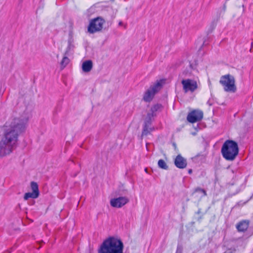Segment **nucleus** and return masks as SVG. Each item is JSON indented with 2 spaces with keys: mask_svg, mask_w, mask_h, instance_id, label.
<instances>
[{
  "mask_svg": "<svg viewBox=\"0 0 253 253\" xmlns=\"http://www.w3.org/2000/svg\"><path fill=\"white\" fill-rule=\"evenodd\" d=\"M25 129L23 122H16L15 120L12 122L10 127L4 132V137L0 141V158L10 154L16 147L19 134Z\"/></svg>",
  "mask_w": 253,
  "mask_h": 253,
  "instance_id": "obj_1",
  "label": "nucleus"
},
{
  "mask_svg": "<svg viewBox=\"0 0 253 253\" xmlns=\"http://www.w3.org/2000/svg\"><path fill=\"white\" fill-rule=\"evenodd\" d=\"M124 244L120 238L109 236L103 240L97 253H124Z\"/></svg>",
  "mask_w": 253,
  "mask_h": 253,
  "instance_id": "obj_2",
  "label": "nucleus"
},
{
  "mask_svg": "<svg viewBox=\"0 0 253 253\" xmlns=\"http://www.w3.org/2000/svg\"><path fill=\"white\" fill-rule=\"evenodd\" d=\"M238 143L231 139L226 140L222 144L221 153L223 158L229 161H234L239 154Z\"/></svg>",
  "mask_w": 253,
  "mask_h": 253,
  "instance_id": "obj_3",
  "label": "nucleus"
},
{
  "mask_svg": "<svg viewBox=\"0 0 253 253\" xmlns=\"http://www.w3.org/2000/svg\"><path fill=\"white\" fill-rule=\"evenodd\" d=\"M165 83V79L157 80L154 84L144 92L143 96V100L145 102H150L154 98L155 95L161 90Z\"/></svg>",
  "mask_w": 253,
  "mask_h": 253,
  "instance_id": "obj_4",
  "label": "nucleus"
},
{
  "mask_svg": "<svg viewBox=\"0 0 253 253\" xmlns=\"http://www.w3.org/2000/svg\"><path fill=\"white\" fill-rule=\"evenodd\" d=\"M219 83L223 86L224 91L226 92L234 93L237 90L235 78L232 75L227 74L222 76Z\"/></svg>",
  "mask_w": 253,
  "mask_h": 253,
  "instance_id": "obj_5",
  "label": "nucleus"
},
{
  "mask_svg": "<svg viewBox=\"0 0 253 253\" xmlns=\"http://www.w3.org/2000/svg\"><path fill=\"white\" fill-rule=\"evenodd\" d=\"M105 23V20L101 16L91 19L87 26V32L89 34H94L101 31Z\"/></svg>",
  "mask_w": 253,
  "mask_h": 253,
  "instance_id": "obj_6",
  "label": "nucleus"
},
{
  "mask_svg": "<svg viewBox=\"0 0 253 253\" xmlns=\"http://www.w3.org/2000/svg\"><path fill=\"white\" fill-rule=\"evenodd\" d=\"M203 112L199 109H195L188 113L187 120L189 123L193 124L201 121L203 118Z\"/></svg>",
  "mask_w": 253,
  "mask_h": 253,
  "instance_id": "obj_7",
  "label": "nucleus"
},
{
  "mask_svg": "<svg viewBox=\"0 0 253 253\" xmlns=\"http://www.w3.org/2000/svg\"><path fill=\"white\" fill-rule=\"evenodd\" d=\"M181 84L185 93L188 91L194 92L198 88L197 82L192 79H183L181 81Z\"/></svg>",
  "mask_w": 253,
  "mask_h": 253,
  "instance_id": "obj_8",
  "label": "nucleus"
},
{
  "mask_svg": "<svg viewBox=\"0 0 253 253\" xmlns=\"http://www.w3.org/2000/svg\"><path fill=\"white\" fill-rule=\"evenodd\" d=\"M129 201V199L125 196H119L110 200V204L112 207L115 208H121Z\"/></svg>",
  "mask_w": 253,
  "mask_h": 253,
  "instance_id": "obj_9",
  "label": "nucleus"
},
{
  "mask_svg": "<svg viewBox=\"0 0 253 253\" xmlns=\"http://www.w3.org/2000/svg\"><path fill=\"white\" fill-rule=\"evenodd\" d=\"M174 164L175 167L180 169H183L187 166L186 159L183 158L180 154H178L174 160Z\"/></svg>",
  "mask_w": 253,
  "mask_h": 253,
  "instance_id": "obj_10",
  "label": "nucleus"
},
{
  "mask_svg": "<svg viewBox=\"0 0 253 253\" xmlns=\"http://www.w3.org/2000/svg\"><path fill=\"white\" fill-rule=\"evenodd\" d=\"M152 123V119L145 118L143 125L141 136H147L149 134L148 128L151 126Z\"/></svg>",
  "mask_w": 253,
  "mask_h": 253,
  "instance_id": "obj_11",
  "label": "nucleus"
},
{
  "mask_svg": "<svg viewBox=\"0 0 253 253\" xmlns=\"http://www.w3.org/2000/svg\"><path fill=\"white\" fill-rule=\"evenodd\" d=\"M93 62L91 60H86L82 63V69L84 72L88 73L92 69Z\"/></svg>",
  "mask_w": 253,
  "mask_h": 253,
  "instance_id": "obj_12",
  "label": "nucleus"
},
{
  "mask_svg": "<svg viewBox=\"0 0 253 253\" xmlns=\"http://www.w3.org/2000/svg\"><path fill=\"white\" fill-rule=\"evenodd\" d=\"M249 221L248 220H242L238 223L236 225V228L239 232H244L248 228Z\"/></svg>",
  "mask_w": 253,
  "mask_h": 253,
  "instance_id": "obj_13",
  "label": "nucleus"
},
{
  "mask_svg": "<svg viewBox=\"0 0 253 253\" xmlns=\"http://www.w3.org/2000/svg\"><path fill=\"white\" fill-rule=\"evenodd\" d=\"M206 153H204L201 152L200 153H199L195 157L192 158V159L193 161L196 163H203L206 160Z\"/></svg>",
  "mask_w": 253,
  "mask_h": 253,
  "instance_id": "obj_14",
  "label": "nucleus"
},
{
  "mask_svg": "<svg viewBox=\"0 0 253 253\" xmlns=\"http://www.w3.org/2000/svg\"><path fill=\"white\" fill-rule=\"evenodd\" d=\"M39 195L37 194V193L32 191L31 192H27L25 193L24 195V200L26 201L29 199L30 198L35 199H37L39 197Z\"/></svg>",
  "mask_w": 253,
  "mask_h": 253,
  "instance_id": "obj_15",
  "label": "nucleus"
},
{
  "mask_svg": "<svg viewBox=\"0 0 253 253\" xmlns=\"http://www.w3.org/2000/svg\"><path fill=\"white\" fill-rule=\"evenodd\" d=\"M68 55H66L64 54V56L60 62L61 70L64 69L70 62V60L69 58L67 57V56Z\"/></svg>",
  "mask_w": 253,
  "mask_h": 253,
  "instance_id": "obj_16",
  "label": "nucleus"
},
{
  "mask_svg": "<svg viewBox=\"0 0 253 253\" xmlns=\"http://www.w3.org/2000/svg\"><path fill=\"white\" fill-rule=\"evenodd\" d=\"M218 19H219V17H217V18H214L212 21V22L211 24V25L210 26V28L208 29V32H207L208 35L211 33L212 32V31L215 29V28L217 25V22L218 21Z\"/></svg>",
  "mask_w": 253,
  "mask_h": 253,
  "instance_id": "obj_17",
  "label": "nucleus"
},
{
  "mask_svg": "<svg viewBox=\"0 0 253 253\" xmlns=\"http://www.w3.org/2000/svg\"><path fill=\"white\" fill-rule=\"evenodd\" d=\"M30 185L32 191L40 195V191L38 183L36 182L32 181Z\"/></svg>",
  "mask_w": 253,
  "mask_h": 253,
  "instance_id": "obj_18",
  "label": "nucleus"
},
{
  "mask_svg": "<svg viewBox=\"0 0 253 253\" xmlns=\"http://www.w3.org/2000/svg\"><path fill=\"white\" fill-rule=\"evenodd\" d=\"M158 167L161 169L167 170L169 169L168 166L163 159H160L158 162Z\"/></svg>",
  "mask_w": 253,
  "mask_h": 253,
  "instance_id": "obj_19",
  "label": "nucleus"
},
{
  "mask_svg": "<svg viewBox=\"0 0 253 253\" xmlns=\"http://www.w3.org/2000/svg\"><path fill=\"white\" fill-rule=\"evenodd\" d=\"M163 108V105L160 103H157L153 105L150 111L154 113H156V112L158 111L160 109Z\"/></svg>",
  "mask_w": 253,
  "mask_h": 253,
  "instance_id": "obj_20",
  "label": "nucleus"
},
{
  "mask_svg": "<svg viewBox=\"0 0 253 253\" xmlns=\"http://www.w3.org/2000/svg\"><path fill=\"white\" fill-rule=\"evenodd\" d=\"M75 48V46L73 44H68L67 47L66 49V51L65 52V54L66 55H70L71 53V51H74V48Z\"/></svg>",
  "mask_w": 253,
  "mask_h": 253,
  "instance_id": "obj_21",
  "label": "nucleus"
},
{
  "mask_svg": "<svg viewBox=\"0 0 253 253\" xmlns=\"http://www.w3.org/2000/svg\"><path fill=\"white\" fill-rule=\"evenodd\" d=\"M196 192H199V193H203V196H206L207 195L206 191L204 189L201 188L199 187H198L194 189V192L193 194H194V193H196Z\"/></svg>",
  "mask_w": 253,
  "mask_h": 253,
  "instance_id": "obj_22",
  "label": "nucleus"
},
{
  "mask_svg": "<svg viewBox=\"0 0 253 253\" xmlns=\"http://www.w3.org/2000/svg\"><path fill=\"white\" fill-rule=\"evenodd\" d=\"M183 252V245L181 242L178 241L175 253H182Z\"/></svg>",
  "mask_w": 253,
  "mask_h": 253,
  "instance_id": "obj_23",
  "label": "nucleus"
},
{
  "mask_svg": "<svg viewBox=\"0 0 253 253\" xmlns=\"http://www.w3.org/2000/svg\"><path fill=\"white\" fill-rule=\"evenodd\" d=\"M74 39L73 34L72 32H70L69 33V37L68 39V44H73Z\"/></svg>",
  "mask_w": 253,
  "mask_h": 253,
  "instance_id": "obj_24",
  "label": "nucleus"
},
{
  "mask_svg": "<svg viewBox=\"0 0 253 253\" xmlns=\"http://www.w3.org/2000/svg\"><path fill=\"white\" fill-rule=\"evenodd\" d=\"M156 116L157 115L156 113H154L152 112H151L147 114L146 118L152 119L153 117H156Z\"/></svg>",
  "mask_w": 253,
  "mask_h": 253,
  "instance_id": "obj_25",
  "label": "nucleus"
},
{
  "mask_svg": "<svg viewBox=\"0 0 253 253\" xmlns=\"http://www.w3.org/2000/svg\"><path fill=\"white\" fill-rule=\"evenodd\" d=\"M211 96H212V95H211ZM213 98L212 97V96H211V98H210L209 100L207 102V104L209 105V106H212L213 104Z\"/></svg>",
  "mask_w": 253,
  "mask_h": 253,
  "instance_id": "obj_26",
  "label": "nucleus"
},
{
  "mask_svg": "<svg viewBox=\"0 0 253 253\" xmlns=\"http://www.w3.org/2000/svg\"><path fill=\"white\" fill-rule=\"evenodd\" d=\"M155 130V127L154 126L151 127V126H149L148 128V131H149V134H150L151 131H153Z\"/></svg>",
  "mask_w": 253,
  "mask_h": 253,
  "instance_id": "obj_27",
  "label": "nucleus"
},
{
  "mask_svg": "<svg viewBox=\"0 0 253 253\" xmlns=\"http://www.w3.org/2000/svg\"><path fill=\"white\" fill-rule=\"evenodd\" d=\"M239 192H240V189H236L235 192L230 194V196H234L236 194H238Z\"/></svg>",
  "mask_w": 253,
  "mask_h": 253,
  "instance_id": "obj_28",
  "label": "nucleus"
},
{
  "mask_svg": "<svg viewBox=\"0 0 253 253\" xmlns=\"http://www.w3.org/2000/svg\"><path fill=\"white\" fill-rule=\"evenodd\" d=\"M144 170L145 171L146 173H148V174H150V172L152 171V169H149L148 168H145V169H144Z\"/></svg>",
  "mask_w": 253,
  "mask_h": 253,
  "instance_id": "obj_29",
  "label": "nucleus"
},
{
  "mask_svg": "<svg viewBox=\"0 0 253 253\" xmlns=\"http://www.w3.org/2000/svg\"><path fill=\"white\" fill-rule=\"evenodd\" d=\"M58 109H59V110L60 109V107L59 106H58L56 108L55 110L54 111V112H53V114H54V115H55V114H57V110H58Z\"/></svg>",
  "mask_w": 253,
  "mask_h": 253,
  "instance_id": "obj_30",
  "label": "nucleus"
},
{
  "mask_svg": "<svg viewBox=\"0 0 253 253\" xmlns=\"http://www.w3.org/2000/svg\"><path fill=\"white\" fill-rule=\"evenodd\" d=\"M196 214H200L201 213V209H199L198 210V211L195 212Z\"/></svg>",
  "mask_w": 253,
  "mask_h": 253,
  "instance_id": "obj_31",
  "label": "nucleus"
},
{
  "mask_svg": "<svg viewBox=\"0 0 253 253\" xmlns=\"http://www.w3.org/2000/svg\"><path fill=\"white\" fill-rule=\"evenodd\" d=\"M188 172L189 174H191L193 172V170L192 169H189L188 170Z\"/></svg>",
  "mask_w": 253,
  "mask_h": 253,
  "instance_id": "obj_32",
  "label": "nucleus"
},
{
  "mask_svg": "<svg viewBox=\"0 0 253 253\" xmlns=\"http://www.w3.org/2000/svg\"><path fill=\"white\" fill-rule=\"evenodd\" d=\"M203 218V215H201L198 217L197 220L198 221H200V220Z\"/></svg>",
  "mask_w": 253,
  "mask_h": 253,
  "instance_id": "obj_33",
  "label": "nucleus"
},
{
  "mask_svg": "<svg viewBox=\"0 0 253 253\" xmlns=\"http://www.w3.org/2000/svg\"><path fill=\"white\" fill-rule=\"evenodd\" d=\"M205 45H206V41H205L203 42V44L202 45V46L200 48L199 50H201V48H202V47L204 46Z\"/></svg>",
  "mask_w": 253,
  "mask_h": 253,
  "instance_id": "obj_34",
  "label": "nucleus"
},
{
  "mask_svg": "<svg viewBox=\"0 0 253 253\" xmlns=\"http://www.w3.org/2000/svg\"><path fill=\"white\" fill-rule=\"evenodd\" d=\"M35 203V202L34 200H32L31 202V203L30 204L31 205H33Z\"/></svg>",
  "mask_w": 253,
  "mask_h": 253,
  "instance_id": "obj_35",
  "label": "nucleus"
},
{
  "mask_svg": "<svg viewBox=\"0 0 253 253\" xmlns=\"http://www.w3.org/2000/svg\"><path fill=\"white\" fill-rule=\"evenodd\" d=\"M194 224H195V222L194 221H192V222H190V224H191V226H192Z\"/></svg>",
  "mask_w": 253,
  "mask_h": 253,
  "instance_id": "obj_36",
  "label": "nucleus"
},
{
  "mask_svg": "<svg viewBox=\"0 0 253 253\" xmlns=\"http://www.w3.org/2000/svg\"><path fill=\"white\" fill-rule=\"evenodd\" d=\"M172 145H173L175 148L176 147V144H175V143H173L172 144Z\"/></svg>",
  "mask_w": 253,
  "mask_h": 253,
  "instance_id": "obj_37",
  "label": "nucleus"
},
{
  "mask_svg": "<svg viewBox=\"0 0 253 253\" xmlns=\"http://www.w3.org/2000/svg\"><path fill=\"white\" fill-rule=\"evenodd\" d=\"M123 24V22H120L119 23V25H122Z\"/></svg>",
  "mask_w": 253,
  "mask_h": 253,
  "instance_id": "obj_38",
  "label": "nucleus"
},
{
  "mask_svg": "<svg viewBox=\"0 0 253 253\" xmlns=\"http://www.w3.org/2000/svg\"><path fill=\"white\" fill-rule=\"evenodd\" d=\"M190 67H191V68H192V64H190Z\"/></svg>",
  "mask_w": 253,
  "mask_h": 253,
  "instance_id": "obj_39",
  "label": "nucleus"
},
{
  "mask_svg": "<svg viewBox=\"0 0 253 253\" xmlns=\"http://www.w3.org/2000/svg\"><path fill=\"white\" fill-rule=\"evenodd\" d=\"M223 8H224V9H225V4L224 5Z\"/></svg>",
  "mask_w": 253,
  "mask_h": 253,
  "instance_id": "obj_40",
  "label": "nucleus"
},
{
  "mask_svg": "<svg viewBox=\"0 0 253 253\" xmlns=\"http://www.w3.org/2000/svg\"><path fill=\"white\" fill-rule=\"evenodd\" d=\"M114 0H110V1H112V2L114 1Z\"/></svg>",
  "mask_w": 253,
  "mask_h": 253,
  "instance_id": "obj_41",
  "label": "nucleus"
},
{
  "mask_svg": "<svg viewBox=\"0 0 253 253\" xmlns=\"http://www.w3.org/2000/svg\"><path fill=\"white\" fill-rule=\"evenodd\" d=\"M206 150V147L204 148V151Z\"/></svg>",
  "mask_w": 253,
  "mask_h": 253,
  "instance_id": "obj_42",
  "label": "nucleus"
},
{
  "mask_svg": "<svg viewBox=\"0 0 253 253\" xmlns=\"http://www.w3.org/2000/svg\"><path fill=\"white\" fill-rule=\"evenodd\" d=\"M90 9L91 8L88 9V11H89Z\"/></svg>",
  "mask_w": 253,
  "mask_h": 253,
  "instance_id": "obj_43",
  "label": "nucleus"
}]
</instances>
